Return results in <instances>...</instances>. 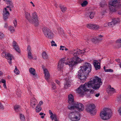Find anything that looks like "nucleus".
I'll list each match as a JSON object with an SVG mask.
<instances>
[{"mask_svg":"<svg viewBox=\"0 0 121 121\" xmlns=\"http://www.w3.org/2000/svg\"><path fill=\"white\" fill-rule=\"evenodd\" d=\"M85 52V50L84 49L81 50L77 49L71 50L70 53L72 54L73 56L72 59L71 61L66 62L64 59H61L58 63V70H60L63 68L64 64L66 65H68L70 67H71L81 63L83 60L79 58L80 55L84 54Z\"/></svg>","mask_w":121,"mask_h":121,"instance_id":"obj_1","label":"nucleus"},{"mask_svg":"<svg viewBox=\"0 0 121 121\" xmlns=\"http://www.w3.org/2000/svg\"><path fill=\"white\" fill-rule=\"evenodd\" d=\"M101 80V79L98 77H94L90 81L80 86L76 90V92L82 95L85 92L89 91L87 88L92 87L95 89L99 88L102 84Z\"/></svg>","mask_w":121,"mask_h":121,"instance_id":"obj_2","label":"nucleus"},{"mask_svg":"<svg viewBox=\"0 0 121 121\" xmlns=\"http://www.w3.org/2000/svg\"><path fill=\"white\" fill-rule=\"evenodd\" d=\"M81 68L77 74V76L81 80H85L91 71V65L89 63H85L83 66H81Z\"/></svg>","mask_w":121,"mask_h":121,"instance_id":"obj_3","label":"nucleus"},{"mask_svg":"<svg viewBox=\"0 0 121 121\" xmlns=\"http://www.w3.org/2000/svg\"><path fill=\"white\" fill-rule=\"evenodd\" d=\"M109 9L111 12H115L117 9L121 7V4L118 2V0H112L109 3Z\"/></svg>","mask_w":121,"mask_h":121,"instance_id":"obj_4","label":"nucleus"},{"mask_svg":"<svg viewBox=\"0 0 121 121\" xmlns=\"http://www.w3.org/2000/svg\"><path fill=\"white\" fill-rule=\"evenodd\" d=\"M28 17L26 18L28 20L30 23L34 24L35 26H38L39 23L38 16L36 12H33L32 14V16H31L30 14Z\"/></svg>","mask_w":121,"mask_h":121,"instance_id":"obj_5","label":"nucleus"},{"mask_svg":"<svg viewBox=\"0 0 121 121\" xmlns=\"http://www.w3.org/2000/svg\"><path fill=\"white\" fill-rule=\"evenodd\" d=\"M104 111H102L100 113V116L103 119L106 120L109 119L111 117L112 112L110 109L105 108Z\"/></svg>","mask_w":121,"mask_h":121,"instance_id":"obj_6","label":"nucleus"},{"mask_svg":"<svg viewBox=\"0 0 121 121\" xmlns=\"http://www.w3.org/2000/svg\"><path fill=\"white\" fill-rule=\"evenodd\" d=\"M68 107V108L71 110L76 108L78 112L82 111L84 109V105L78 102L74 103L72 105H69Z\"/></svg>","mask_w":121,"mask_h":121,"instance_id":"obj_7","label":"nucleus"},{"mask_svg":"<svg viewBox=\"0 0 121 121\" xmlns=\"http://www.w3.org/2000/svg\"><path fill=\"white\" fill-rule=\"evenodd\" d=\"M43 33L45 36L49 39L53 38L54 37L53 33L51 30L46 27H43L42 29Z\"/></svg>","mask_w":121,"mask_h":121,"instance_id":"obj_8","label":"nucleus"},{"mask_svg":"<svg viewBox=\"0 0 121 121\" xmlns=\"http://www.w3.org/2000/svg\"><path fill=\"white\" fill-rule=\"evenodd\" d=\"M78 113L77 112H71L69 114V117L72 121H76L79 120L80 118L78 117Z\"/></svg>","mask_w":121,"mask_h":121,"instance_id":"obj_9","label":"nucleus"},{"mask_svg":"<svg viewBox=\"0 0 121 121\" xmlns=\"http://www.w3.org/2000/svg\"><path fill=\"white\" fill-rule=\"evenodd\" d=\"M95 107V106L94 104H91L87 106L86 108V110L92 115H94L95 114V113L94 112V109Z\"/></svg>","mask_w":121,"mask_h":121,"instance_id":"obj_10","label":"nucleus"},{"mask_svg":"<svg viewBox=\"0 0 121 121\" xmlns=\"http://www.w3.org/2000/svg\"><path fill=\"white\" fill-rule=\"evenodd\" d=\"M68 102L70 104L72 105L74 103V99L73 95L71 94L68 95Z\"/></svg>","mask_w":121,"mask_h":121,"instance_id":"obj_11","label":"nucleus"},{"mask_svg":"<svg viewBox=\"0 0 121 121\" xmlns=\"http://www.w3.org/2000/svg\"><path fill=\"white\" fill-rule=\"evenodd\" d=\"M8 9L6 8H4V10L3 11V18L4 20L7 19L9 16V13Z\"/></svg>","mask_w":121,"mask_h":121,"instance_id":"obj_12","label":"nucleus"},{"mask_svg":"<svg viewBox=\"0 0 121 121\" xmlns=\"http://www.w3.org/2000/svg\"><path fill=\"white\" fill-rule=\"evenodd\" d=\"M17 43L16 41H13V46L16 52L18 53H20L21 52L20 49L18 46V45H17Z\"/></svg>","mask_w":121,"mask_h":121,"instance_id":"obj_13","label":"nucleus"},{"mask_svg":"<svg viewBox=\"0 0 121 121\" xmlns=\"http://www.w3.org/2000/svg\"><path fill=\"white\" fill-rule=\"evenodd\" d=\"M44 71L45 76V78L47 81L48 82V80L50 79V75L49 73L48 70L46 69H44Z\"/></svg>","mask_w":121,"mask_h":121,"instance_id":"obj_14","label":"nucleus"},{"mask_svg":"<svg viewBox=\"0 0 121 121\" xmlns=\"http://www.w3.org/2000/svg\"><path fill=\"white\" fill-rule=\"evenodd\" d=\"M93 64L96 70L100 69V64L98 61L95 60L93 63Z\"/></svg>","mask_w":121,"mask_h":121,"instance_id":"obj_15","label":"nucleus"},{"mask_svg":"<svg viewBox=\"0 0 121 121\" xmlns=\"http://www.w3.org/2000/svg\"><path fill=\"white\" fill-rule=\"evenodd\" d=\"M49 113L50 115V117L52 121H53L54 119V120L57 119V116L56 114H54L50 110L49 111Z\"/></svg>","mask_w":121,"mask_h":121,"instance_id":"obj_16","label":"nucleus"},{"mask_svg":"<svg viewBox=\"0 0 121 121\" xmlns=\"http://www.w3.org/2000/svg\"><path fill=\"white\" fill-rule=\"evenodd\" d=\"M37 103V102L35 98H32L30 102L31 106L33 108H34L35 107V106Z\"/></svg>","mask_w":121,"mask_h":121,"instance_id":"obj_17","label":"nucleus"},{"mask_svg":"<svg viewBox=\"0 0 121 121\" xmlns=\"http://www.w3.org/2000/svg\"><path fill=\"white\" fill-rule=\"evenodd\" d=\"M29 71L31 74L35 76L34 77V78H35L36 77V76L37 75L35 73V70L34 69L32 68H30L29 69Z\"/></svg>","mask_w":121,"mask_h":121,"instance_id":"obj_18","label":"nucleus"},{"mask_svg":"<svg viewBox=\"0 0 121 121\" xmlns=\"http://www.w3.org/2000/svg\"><path fill=\"white\" fill-rule=\"evenodd\" d=\"M13 56L11 54L9 53L7 54V56L6 57V58L8 60H9L8 62L9 64H12L11 60H12Z\"/></svg>","mask_w":121,"mask_h":121,"instance_id":"obj_19","label":"nucleus"},{"mask_svg":"<svg viewBox=\"0 0 121 121\" xmlns=\"http://www.w3.org/2000/svg\"><path fill=\"white\" fill-rule=\"evenodd\" d=\"M5 0L6 4L9 5V6L6 7V8H12L13 7V5L11 0Z\"/></svg>","mask_w":121,"mask_h":121,"instance_id":"obj_20","label":"nucleus"},{"mask_svg":"<svg viewBox=\"0 0 121 121\" xmlns=\"http://www.w3.org/2000/svg\"><path fill=\"white\" fill-rule=\"evenodd\" d=\"M24 11H25V18L28 17L30 15V13H29L28 12L29 11V9L28 8H25L24 9Z\"/></svg>","mask_w":121,"mask_h":121,"instance_id":"obj_21","label":"nucleus"},{"mask_svg":"<svg viewBox=\"0 0 121 121\" xmlns=\"http://www.w3.org/2000/svg\"><path fill=\"white\" fill-rule=\"evenodd\" d=\"M108 92L111 95L112 94L115 92V90L113 88L111 87L110 86H109V91L107 90Z\"/></svg>","mask_w":121,"mask_h":121,"instance_id":"obj_22","label":"nucleus"},{"mask_svg":"<svg viewBox=\"0 0 121 121\" xmlns=\"http://www.w3.org/2000/svg\"><path fill=\"white\" fill-rule=\"evenodd\" d=\"M70 86V82L67 80L65 81V82L64 84V87L65 89H67Z\"/></svg>","mask_w":121,"mask_h":121,"instance_id":"obj_23","label":"nucleus"},{"mask_svg":"<svg viewBox=\"0 0 121 121\" xmlns=\"http://www.w3.org/2000/svg\"><path fill=\"white\" fill-rule=\"evenodd\" d=\"M91 40L93 42L95 43V44L97 42H98V39L96 37L93 38L92 39H87V41H89V40L90 41Z\"/></svg>","mask_w":121,"mask_h":121,"instance_id":"obj_24","label":"nucleus"},{"mask_svg":"<svg viewBox=\"0 0 121 121\" xmlns=\"http://www.w3.org/2000/svg\"><path fill=\"white\" fill-rule=\"evenodd\" d=\"M42 56L43 58L45 59H47L48 58V56L46 52H43L42 53Z\"/></svg>","mask_w":121,"mask_h":121,"instance_id":"obj_25","label":"nucleus"},{"mask_svg":"<svg viewBox=\"0 0 121 121\" xmlns=\"http://www.w3.org/2000/svg\"><path fill=\"white\" fill-rule=\"evenodd\" d=\"M100 5L102 7H106L107 6V3L105 1H103L100 3Z\"/></svg>","mask_w":121,"mask_h":121,"instance_id":"obj_26","label":"nucleus"},{"mask_svg":"<svg viewBox=\"0 0 121 121\" xmlns=\"http://www.w3.org/2000/svg\"><path fill=\"white\" fill-rule=\"evenodd\" d=\"M42 108L39 105H38L36 108V111L37 112H39L41 110Z\"/></svg>","mask_w":121,"mask_h":121,"instance_id":"obj_27","label":"nucleus"},{"mask_svg":"<svg viewBox=\"0 0 121 121\" xmlns=\"http://www.w3.org/2000/svg\"><path fill=\"white\" fill-rule=\"evenodd\" d=\"M99 28V26L98 25L93 24V30H95L98 29Z\"/></svg>","mask_w":121,"mask_h":121,"instance_id":"obj_28","label":"nucleus"},{"mask_svg":"<svg viewBox=\"0 0 121 121\" xmlns=\"http://www.w3.org/2000/svg\"><path fill=\"white\" fill-rule=\"evenodd\" d=\"M20 120L21 121H25V119L24 115L21 114H20Z\"/></svg>","mask_w":121,"mask_h":121,"instance_id":"obj_29","label":"nucleus"},{"mask_svg":"<svg viewBox=\"0 0 121 121\" xmlns=\"http://www.w3.org/2000/svg\"><path fill=\"white\" fill-rule=\"evenodd\" d=\"M60 7L61 10V11L63 12H65L67 9V8L65 7H64L63 5H60Z\"/></svg>","mask_w":121,"mask_h":121,"instance_id":"obj_30","label":"nucleus"},{"mask_svg":"<svg viewBox=\"0 0 121 121\" xmlns=\"http://www.w3.org/2000/svg\"><path fill=\"white\" fill-rule=\"evenodd\" d=\"M113 22L114 24L115 25L117 23L119 22V19L118 18H115L113 20Z\"/></svg>","mask_w":121,"mask_h":121,"instance_id":"obj_31","label":"nucleus"},{"mask_svg":"<svg viewBox=\"0 0 121 121\" xmlns=\"http://www.w3.org/2000/svg\"><path fill=\"white\" fill-rule=\"evenodd\" d=\"M93 24H89L86 25L87 27L90 29L93 30Z\"/></svg>","mask_w":121,"mask_h":121,"instance_id":"obj_32","label":"nucleus"},{"mask_svg":"<svg viewBox=\"0 0 121 121\" xmlns=\"http://www.w3.org/2000/svg\"><path fill=\"white\" fill-rule=\"evenodd\" d=\"M95 13L94 12H91L89 15V17L91 19H92L94 17Z\"/></svg>","mask_w":121,"mask_h":121,"instance_id":"obj_33","label":"nucleus"},{"mask_svg":"<svg viewBox=\"0 0 121 121\" xmlns=\"http://www.w3.org/2000/svg\"><path fill=\"white\" fill-rule=\"evenodd\" d=\"M27 56L30 59H33V57L32 55L31 52L28 53Z\"/></svg>","mask_w":121,"mask_h":121,"instance_id":"obj_34","label":"nucleus"},{"mask_svg":"<svg viewBox=\"0 0 121 121\" xmlns=\"http://www.w3.org/2000/svg\"><path fill=\"white\" fill-rule=\"evenodd\" d=\"M88 3L87 1L85 0L83 1L82 3L81 4V5L82 7H84L86 6L88 4Z\"/></svg>","mask_w":121,"mask_h":121,"instance_id":"obj_35","label":"nucleus"},{"mask_svg":"<svg viewBox=\"0 0 121 121\" xmlns=\"http://www.w3.org/2000/svg\"><path fill=\"white\" fill-rule=\"evenodd\" d=\"M27 51L28 53L31 52V49L30 46L29 45L28 46L27 48Z\"/></svg>","mask_w":121,"mask_h":121,"instance_id":"obj_36","label":"nucleus"},{"mask_svg":"<svg viewBox=\"0 0 121 121\" xmlns=\"http://www.w3.org/2000/svg\"><path fill=\"white\" fill-rule=\"evenodd\" d=\"M9 30L11 32H14L15 31L14 28L12 26H11L9 27Z\"/></svg>","mask_w":121,"mask_h":121,"instance_id":"obj_37","label":"nucleus"},{"mask_svg":"<svg viewBox=\"0 0 121 121\" xmlns=\"http://www.w3.org/2000/svg\"><path fill=\"white\" fill-rule=\"evenodd\" d=\"M115 25L112 21L108 23V26L110 27H112L113 26Z\"/></svg>","mask_w":121,"mask_h":121,"instance_id":"obj_38","label":"nucleus"},{"mask_svg":"<svg viewBox=\"0 0 121 121\" xmlns=\"http://www.w3.org/2000/svg\"><path fill=\"white\" fill-rule=\"evenodd\" d=\"M14 72L16 74H19V71L17 69V67L16 66H15Z\"/></svg>","mask_w":121,"mask_h":121,"instance_id":"obj_39","label":"nucleus"},{"mask_svg":"<svg viewBox=\"0 0 121 121\" xmlns=\"http://www.w3.org/2000/svg\"><path fill=\"white\" fill-rule=\"evenodd\" d=\"M20 106L18 105H16L14 106V109L15 111L17 112H18V110L20 108Z\"/></svg>","mask_w":121,"mask_h":121,"instance_id":"obj_40","label":"nucleus"},{"mask_svg":"<svg viewBox=\"0 0 121 121\" xmlns=\"http://www.w3.org/2000/svg\"><path fill=\"white\" fill-rule=\"evenodd\" d=\"M9 53L6 52H3L1 54L2 56L3 57H5L6 58V57L7 56V54Z\"/></svg>","mask_w":121,"mask_h":121,"instance_id":"obj_41","label":"nucleus"},{"mask_svg":"<svg viewBox=\"0 0 121 121\" xmlns=\"http://www.w3.org/2000/svg\"><path fill=\"white\" fill-rule=\"evenodd\" d=\"M51 43L52 44L51 46H57V45L55 43V42L53 41H52L51 42Z\"/></svg>","mask_w":121,"mask_h":121,"instance_id":"obj_42","label":"nucleus"},{"mask_svg":"<svg viewBox=\"0 0 121 121\" xmlns=\"http://www.w3.org/2000/svg\"><path fill=\"white\" fill-rule=\"evenodd\" d=\"M52 88L53 89H55L56 88V86L55 85V83H54L53 82L52 83Z\"/></svg>","mask_w":121,"mask_h":121,"instance_id":"obj_43","label":"nucleus"},{"mask_svg":"<svg viewBox=\"0 0 121 121\" xmlns=\"http://www.w3.org/2000/svg\"><path fill=\"white\" fill-rule=\"evenodd\" d=\"M113 71V70L111 69H106V70H105V72H112Z\"/></svg>","mask_w":121,"mask_h":121,"instance_id":"obj_44","label":"nucleus"},{"mask_svg":"<svg viewBox=\"0 0 121 121\" xmlns=\"http://www.w3.org/2000/svg\"><path fill=\"white\" fill-rule=\"evenodd\" d=\"M4 36L3 33L1 32H0V38L2 39Z\"/></svg>","mask_w":121,"mask_h":121,"instance_id":"obj_45","label":"nucleus"},{"mask_svg":"<svg viewBox=\"0 0 121 121\" xmlns=\"http://www.w3.org/2000/svg\"><path fill=\"white\" fill-rule=\"evenodd\" d=\"M13 24L14 25V26L15 27H16L17 25V22L16 19H15L13 21Z\"/></svg>","mask_w":121,"mask_h":121,"instance_id":"obj_46","label":"nucleus"},{"mask_svg":"<svg viewBox=\"0 0 121 121\" xmlns=\"http://www.w3.org/2000/svg\"><path fill=\"white\" fill-rule=\"evenodd\" d=\"M4 108V107L3 105L0 102V109H3Z\"/></svg>","mask_w":121,"mask_h":121,"instance_id":"obj_47","label":"nucleus"},{"mask_svg":"<svg viewBox=\"0 0 121 121\" xmlns=\"http://www.w3.org/2000/svg\"><path fill=\"white\" fill-rule=\"evenodd\" d=\"M116 43H121V39H119L116 41Z\"/></svg>","mask_w":121,"mask_h":121,"instance_id":"obj_48","label":"nucleus"},{"mask_svg":"<svg viewBox=\"0 0 121 121\" xmlns=\"http://www.w3.org/2000/svg\"><path fill=\"white\" fill-rule=\"evenodd\" d=\"M1 82L3 83H6V81L5 80L2 79L1 80Z\"/></svg>","mask_w":121,"mask_h":121,"instance_id":"obj_49","label":"nucleus"},{"mask_svg":"<svg viewBox=\"0 0 121 121\" xmlns=\"http://www.w3.org/2000/svg\"><path fill=\"white\" fill-rule=\"evenodd\" d=\"M43 102L42 101H40L39 103V104L38 105H39L40 106H41L43 104Z\"/></svg>","mask_w":121,"mask_h":121,"instance_id":"obj_50","label":"nucleus"},{"mask_svg":"<svg viewBox=\"0 0 121 121\" xmlns=\"http://www.w3.org/2000/svg\"><path fill=\"white\" fill-rule=\"evenodd\" d=\"M104 27H107V26H108V23H105L104 24Z\"/></svg>","mask_w":121,"mask_h":121,"instance_id":"obj_51","label":"nucleus"},{"mask_svg":"<svg viewBox=\"0 0 121 121\" xmlns=\"http://www.w3.org/2000/svg\"><path fill=\"white\" fill-rule=\"evenodd\" d=\"M55 82L58 85H59L60 84V82L58 80H55Z\"/></svg>","mask_w":121,"mask_h":121,"instance_id":"obj_52","label":"nucleus"},{"mask_svg":"<svg viewBox=\"0 0 121 121\" xmlns=\"http://www.w3.org/2000/svg\"><path fill=\"white\" fill-rule=\"evenodd\" d=\"M118 111L120 114L121 115V107L118 110Z\"/></svg>","mask_w":121,"mask_h":121,"instance_id":"obj_53","label":"nucleus"},{"mask_svg":"<svg viewBox=\"0 0 121 121\" xmlns=\"http://www.w3.org/2000/svg\"><path fill=\"white\" fill-rule=\"evenodd\" d=\"M8 27V25L7 23H5V24L4 26V28H7Z\"/></svg>","mask_w":121,"mask_h":121,"instance_id":"obj_54","label":"nucleus"},{"mask_svg":"<svg viewBox=\"0 0 121 121\" xmlns=\"http://www.w3.org/2000/svg\"><path fill=\"white\" fill-rule=\"evenodd\" d=\"M65 48V47L64 46H62L61 45L60 46V50H61V48Z\"/></svg>","mask_w":121,"mask_h":121,"instance_id":"obj_55","label":"nucleus"},{"mask_svg":"<svg viewBox=\"0 0 121 121\" xmlns=\"http://www.w3.org/2000/svg\"><path fill=\"white\" fill-rule=\"evenodd\" d=\"M100 95V94L99 93H98L97 94H96L95 95V96L96 97H98Z\"/></svg>","mask_w":121,"mask_h":121,"instance_id":"obj_56","label":"nucleus"},{"mask_svg":"<svg viewBox=\"0 0 121 121\" xmlns=\"http://www.w3.org/2000/svg\"><path fill=\"white\" fill-rule=\"evenodd\" d=\"M3 86L5 88H7V87L6 86V83H4L3 84Z\"/></svg>","mask_w":121,"mask_h":121,"instance_id":"obj_57","label":"nucleus"},{"mask_svg":"<svg viewBox=\"0 0 121 121\" xmlns=\"http://www.w3.org/2000/svg\"><path fill=\"white\" fill-rule=\"evenodd\" d=\"M3 74V72L0 70V76L2 75Z\"/></svg>","mask_w":121,"mask_h":121,"instance_id":"obj_58","label":"nucleus"},{"mask_svg":"<svg viewBox=\"0 0 121 121\" xmlns=\"http://www.w3.org/2000/svg\"><path fill=\"white\" fill-rule=\"evenodd\" d=\"M98 36L100 38H101L103 37V35H99Z\"/></svg>","mask_w":121,"mask_h":121,"instance_id":"obj_59","label":"nucleus"},{"mask_svg":"<svg viewBox=\"0 0 121 121\" xmlns=\"http://www.w3.org/2000/svg\"><path fill=\"white\" fill-rule=\"evenodd\" d=\"M30 3H31L32 4L33 6L34 7L35 6V5L31 1L30 2Z\"/></svg>","mask_w":121,"mask_h":121,"instance_id":"obj_60","label":"nucleus"},{"mask_svg":"<svg viewBox=\"0 0 121 121\" xmlns=\"http://www.w3.org/2000/svg\"><path fill=\"white\" fill-rule=\"evenodd\" d=\"M118 14L120 15H121V10H120L118 13Z\"/></svg>","mask_w":121,"mask_h":121,"instance_id":"obj_61","label":"nucleus"},{"mask_svg":"<svg viewBox=\"0 0 121 121\" xmlns=\"http://www.w3.org/2000/svg\"><path fill=\"white\" fill-rule=\"evenodd\" d=\"M44 114V113L42 112H40L39 113V115H42Z\"/></svg>","mask_w":121,"mask_h":121,"instance_id":"obj_62","label":"nucleus"},{"mask_svg":"<svg viewBox=\"0 0 121 121\" xmlns=\"http://www.w3.org/2000/svg\"><path fill=\"white\" fill-rule=\"evenodd\" d=\"M9 8V9H8V10H10V11H11L12 9H11V8Z\"/></svg>","mask_w":121,"mask_h":121,"instance_id":"obj_63","label":"nucleus"},{"mask_svg":"<svg viewBox=\"0 0 121 121\" xmlns=\"http://www.w3.org/2000/svg\"><path fill=\"white\" fill-rule=\"evenodd\" d=\"M94 92V91L93 90H91L90 91V93H93V92Z\"/></svg>","mask_w":121,"mask_h":121,"instance_id":"obj_64","label":"nucleus"}]
</instances>
